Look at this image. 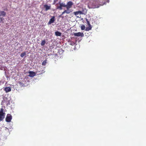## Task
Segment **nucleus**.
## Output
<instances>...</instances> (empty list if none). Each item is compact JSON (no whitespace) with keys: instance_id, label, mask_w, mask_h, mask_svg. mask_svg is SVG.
<instances>
[{"instance_id":"f257e3e1","label":"nucleus","mask_w":146,"mask_h":146,"mask_svg":"<svg viewBox=\"0 0 146 146\" xmlns=\"http://www.w3.org/2000/svg\"><path fill=\"white\" fill-rule=\"evenodd\" d=\"M99 3V2L98 1H93L92 4V8L93 9L97 8L99 7L100 6L103 5L100 4Z\"/></svg>"},{"instance_id":"f03ea898","label":"nucleus","mask_w":146,"mask_h":146,"mask_svg":"<svg viewBox=\"0 0 146 146\" xmlns=\"http://www.w3.org/2000/svg\"><path fill=\"white\" fill-rule=\"evenodd\" d=\"M4 110L2 108L0 110V120L2 121L4 119L5 116V113L3 112Z\"/></svg>"},{"instance_id":"7ed1b4c3","label":"nucleus","mask_w":146,"mask_h":146,"mask_svg":"<svg viewBox=\"0 0 146 146\" xmlns=\"http://www.w3.org/2000/svg\"><path fill=\"white\" fill-rule=\"evenodd\" d=\"M59 5L56 6V9H59L60 10H62V7H65L66 6L65 3H60L59 2Z\"/></svg>"},{"instance_id":"20e7f679","label":"nucleus","mask_w":146,"mask_h":146,"mask_svg":"<svg viewBox=\"0 0 146 146\" xmlns=\"http://www.w3.org/2000/svg\"><path fill=\"white\" fill-rule=\"evenodd\" d=\"M73 35L75 36L83 37L84 36V34L83 33L78 32L74 33Z\"/></svg>"},{"instance_id":"39448f33","label":"nucleus","mask_w":146,"mask_h":146,"mask_svg":"<svg viewBox=\"0 0 146 146\" xmlns=\"http://www.w3.org/2000/svg\"><path fill=\"white\" fill-rule=\"evenodd\" d=\"M73 4L72 2L69 1L67 3V5H66V8H70L72 7Z\"/></svg>"},{"instance_id":"423d86ee","label":"nucleus","mask_w":146,"mask_h":146,"mask_svg":"<svg viewBox=\"0 0 146 146\" xmlns=\"http://www.w3.org/2000/svg\"><path fill=\"white\" fill-rule=\"evenodd\" d=\"M70 8H66V10H65L64 11L62 12V15L64 14L65 13L67 14H69L72 11V10H70Z\"/></svg>"},{"instance_id":"0eeeda50","label":"nucleus","mask_w":146,"mask_h":146,"mask_svg":"<svg viewBox=\"0 0 146 146\" xmlns=\"http://www.w3.org/2000/svg\"><path fill=\"white\" fill-rule=\"evenodd\" d=\"M29 76L31 77H33L35 76L36 75L35 72L33 71H29Z\"/></svg>"},{"instance_id":"6e6552de","label":"nucleus","mask_w":146,"mask_h":146,"mask_svg":"<svg viewBox=\"0 0 146 146\" xmlns=\"http://www.w3.org/2000/svg\"><path fill=\"white\" fill-rule=\"evenodd\" d=\"M54 16H53L52 18L50 19L48 24H51V23H53L54 22Z\"/></svg>"},{"instance_id":"1a4fd4ad","label":"nucleus","mask_w":146,"mask_h":146,"mask_svg":"<svg viewBox=\"0 0 146 146\" xmlns=\"http://www.w3.org/2000/svg\"><path fill=\"white\" fill-rule=\"evenodd\" d=\"M44 7L45 9V10L46 11H47L50 9V6H48L47 5H44Z\"/></svg>"},{"instance_id":"9d476101","label":"nucleus","mask_w":146,"mask_h":146,"mask_svg":"<svg viewBox=\"0 0 146 146\" xmlns=\"http://www.w3.org/2000/svg\"><path fill=\"white\" fill-rule=\"evenodd\" d=\"M55 35L57 36H61V33L59 31H56L55 32Z\"/></svg>"},{"instance_id":"9b49d317","label":"nucleus","mask_w":146,"mask_h":146,"mask_svg":"<svg viewBox=\"0 0 146 146\" xmlns=\"http://www.w3.org/2000/svg\"><path fill=\"white\" fill-rule=\"evenodd\" d=\"M74 15H78L79 14H82V12L81 11H80L74 12Z\"/></svg>"},{"instance_id":"f8f14e48","label":"nucleus","mask_w":146,"mask_h":146,"mask_svg":"<svg viewBox=\"0 0 146 146\" xmlns=\"http://www.w3.org/2000/svg\"><path fill=\"white\" fill-rule=\"evenodd\" d=\"M0 16H5V14H6L5 12L4 11H0Z\"/></svg>"},{"instance_id":"ddd939ff","label":"nucleus","mask_w":146,"mask_h":146,"mask_svg":"<svg viewBox=\"0 0 146 146\" xmlns=\"http://www.w3.org/2000/svg\"><path fill=\"white\" fill-rule=\"evenodd\" d=\"M26 52H24L22 53L21 54L20 56L22 58L24 56L26 55Z\"/></svg>"},{"instance_id":"4468645a","label":"nucleus","mask_w":146,"mask_h":146,"mask_svg":"<svg viewBox=\"0 0 146 146\" xmlns=\"http://www.w3.org/2000/svg\"><path fill=\"white\" fill-rule=\"evenodd\" d=\"M4 90L5 92H9V87H5L4 89Z\"/></svg>"},{"instance_id":"2eb2a0df","label":"nucleus","mask_w":146,"mask_h":146,"mask_svg":"<svg viewBox=\"0 0 146 146\" xmlns=\"http://www.w3.org/2000/svg\"><path fill=\"white\" fill-rule=\"evenodd\" d=\"M92 29V27L91 25L89 26L88 27H87L86 29V31H88L89 30H91Z\"/></svg>"},{"instance_id":"dca6fc26","label":"nucleus","mask_w":146,"mask_h":146,"mask_svg":"<svg viewBox=\"0 0 146 146\" xmlns=\"http://www.w3.org/2000/svg\"><path fill=\"white\" fill-rule=\"evenodd\" d=\"M5 120L7 122H9V116L8 115V114H7L6 119H5Z\"/></svg>"},{"instance_id":"f3484780","label":"nucleus","mask_w":146,"mask_h":146,"mask_svg":"<svg viewBox=\"0 0 146 146\" xmlns=\"http://www.w3.org/2000/svg\"><path fill=\"white\" fill-rule=\"evenodd\" d=\"M45 43V40H43L42 41L41 43H40V45H41L42 46H44Z\"/></svg>"},{"instance_id":"a211bd4d","label":"nucleus","mask_w":146,"mask_h":146,"mask_svg":"<svg viewBox=\"0 0 146 146\" xmlns=\"http://www.w3.org/2000/svg\"><path fill=\"white\" fill-rule=\"evenodd\" d=\"M46 60H44L43 61L42 63V65L44 66L46 64Z\"/></svg>"},{"instance_id":"6ab92c4d","label":"nucleus","mask_w":146,"mask_h":146,"mask_svg":"<svg viewBox=\"0 0 146 146\" xmlns=\"http://www.w3.org/2000/svg\"><path fill=\"white\" fill-rule=\"evenodd\" d=\"M85 29V27L84 25H83L81 26V29L82 30H84Z\"/></svg>"},{"instance_id":"aec40b11","label":"nucleus","mask_w":146,"mask_h":146,"mask_svg":"<svg viewBox=\"0 0 146 146\" xmlns=\"http://www.w3.org/2000/svg\"><path fill=\"white\" fill-rule=\"evenodd\" d=\"M4 20V18L2 17H0V22H2Z\"/></svg>"},{"instance_id":"412c9836","label":"nucleus","mask_w":146,"mask_h":146,"mask_svg":"<svg viewBox=\"0 0 146 146\" xmlns=\"http://www.w3.org/2000/svg\"><path fill=\"white\" fill-rule=\"evenodd\" d=\"M86 21H87V25H88V26H90V25H91L90 24V22H89V21L88 20V19H86Z\"/></svg>"},{"instance_id":"4be33fe9","label":"nucleus","mask_w":146,"mask_h":146,"mask_svg":"<svg viewBox=\"0 0 146 146\" xmlns=\"http://www.w3.org/2000/svg\"><path fill=\"white\" fill-rule=\"evenodd\" d=\"M12 115L10 114L9 115V122L10 123L12 119Z\"/></svg>"},{"instance_id":"5701e85b","label":"nucleus","mask_w":146,"mask_h":146,"mask_svg":"<svg viewBox=\"0 0 146 146\" xmlns=\"http://www.w3.org/2000/svg\"><path fill=\"white\" fill-rule=\"evenodd\" d=\"M56 3V2H54V1L53 3H52V5H54V4H55Z\"/></svg>"},{"instance_id":"b1692460","label":"nucleus","mask_w":146,"mask_h":146,"mask_svg":"<svg viewBox=\"0 0 146 146\" xmlns=\"http://www.w3.org/2000/svg\"><path fill=\"white\" fill-rule=\"evenodd\" d=\"M58 1V0H54V2H56Z\"/></svg>"},{"instance_id":"393cba45","label":"nucleus","mask_w":146,"mask_h":146,"mask_svg":"<svg viewBox=\"0 0 146 146\" xmlns=\"http://www.w3.org/2000/svg\"><path fill=\"white\" fill-rule=\"evenodd\" d=\"M11 89L10 88H10H9V91H10V92L11 91Z\"/></svg>"}]
</instances>
